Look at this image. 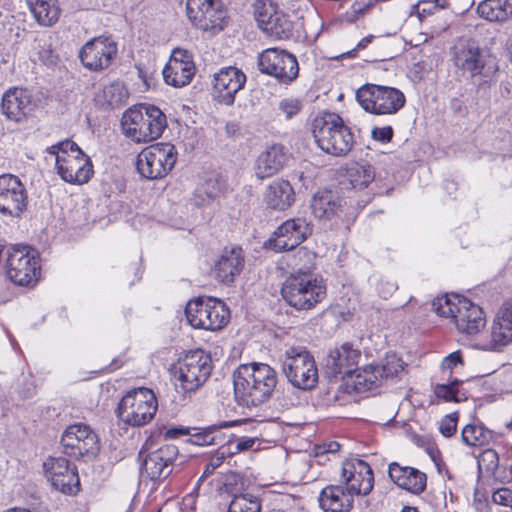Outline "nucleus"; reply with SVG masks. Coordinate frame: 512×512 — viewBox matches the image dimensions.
Listing matches in <instances>:
<instances>
[{"label":"nucleus","instance_id":"obj_1","mask_svg":"<svg viewBox=\"0 0 512 512\" xmlns=\"http://www.w3.org/2000/svg\"><path fill=\"white\" fill-rule=\"evenodd\" d=\"M236 401L245 407L258 406L267 401L277 384L275 370L265 363L240 365L233 374Z\"/></svg>","mask_w":512,"mask_h":512},{"label":"nucleus","instance_id":"obj_2","mask_svg":"<svg viewBox=\"0 0 512 512\" xmlns=\"http://www.w3.org/2000/svg\"><path fill=\"white\" fill-rule=\"evenodd\" d=\"M432 309L440 317L450 319L456 330L472 337L474 343L485 332L486 319L483 310L465 297L457 294L439 296L433 300Z\"/></svg>","mask_w":512,"mask_h":512},{"label":"nucleus","instance_id":"obj_3","mask_svg":"<svg viewBox=\"0 0 512 512\" xmlns=\"http://www.w3.org/2000/svg\"><path fill=\"white\" fill-rule=\"evenodd\" d=\"M124 134L137 143L159 138L167 127L165 114L156 106L139 104L127 109L121 120Z\"/></svg>","mask_w":512,"mask_h":512},{"label":"nucleus","instance_id":"obj_4","mask_svg":"<svg viewBox=\"0 0 512 512\" xmlns=\"http://www.w3.org/2000/svg\"><path fill=\"white\" fill-rule=\"evenodd\" d=\"M46 153L54 157L57 173L64 181L83 184L90 179L91 160L75 142L68 139L58 142L48 147Z\"/></svg>","mask_w":512,"mask_h":512},{"label":"nucleus","instance_id":"obj_5","mask_svg":"<svg viewBox=\"0 0 512 512\" xmlns=\"http://www.w3.org/2000/svg\"><path fill=\"white\" fill-rule=\"evenodd\" d=\"M312 132L318 146L324 152L334 156L347 154L354 143L349 127L335 113L325 112L315 117Z\"/></svg>","mask_w":512,"mask_h":512},{"label":"nucleus","instance_id":"obj_6","mask_svg":"<svg viewBox=\"0 0 512 512\" xmlns=\"http://www.w3.org/2000/svg\"><path fill=\"white\" fill-rule=\"evenodd\" d=\"M281 294L295 309L309 310L326 297V285L321 277L299 270L285 280Z\"/></svg>","mask_w":512,"mask_h":512},{"label":"nucleus","instance_id":"obj_7","mask_svg":"<svg viewBox=\"0 0 512 512\" xmlns=\"http://www.w3.org/2000/svg\"><path fill=\"white\" fill-rule=\"evenodd\" d=\"M282 370L288 381L302 390L313 389L318 382V370L314 357L306 347L285 345L280 355Z\"/></svg>","mask_w":512,"mask_h":512},{"label":"nucleus","instance_id":"obj_8","mask_svg":"<svg viewBox=\"0 0 512 512\" xmlns=\"http://www.w3.org/2000/svg\"><path fill=\"white\" fill-rule=\"evenodd\" d=\"M185 315L193 328L216 331L228 323L230 311L221 300L199 297L187 303Z\"/></svg>","mask_w":512,"mask_h":512},{"label":"nucleus","instance_id":"obj_9","mask_svg":"<svg viewBox=\"0 0 512 512\" xmlns=\"http://www.w3.org/2000/svg\"><path fill=\"white\" fill-rule=\"evenodd\" d=\"M157 409L158 402L154 392L142 387L128 392L121 399L117 414L125 424L140 427L153 419Z\"/></svg>","mask_w":512,"mask_h":512},{"label":"nucleus","instance_id":"obj_10","mask_svg":"<svg viewBox=\"0 0 512 512\" xmlns=\"http://www.w3.org/2000/svg\"><path fill=\"white\" fill-rule=\"evenodd\" d=\"M211 371L212 361L207 353L201 349L189 351L175 368V385L184 392L196 391L206 382Z\"/></svg>","mask_w":512,"mask_h":512},{"label":"nucleus","instance_id":"obj_11","mask_svg":"<svg viewBox=\"0 0 512 512\" xmlns=\"http://www.w3.org/2000/svg\"><path fill=\"white\" fill-rule=\"evenodd\" d=\"M356 99L360 106L371 114H396L406 102L404 94L396 88L367 84L356 92Z\"/></svg>","mask_w":512,"mask_h":512},{"label":"nucleus","instance_id":"obj_12","mask_svg":"<svg viewBox=\"0 0 512 512\" xmlns=\"http://www.w3.org/2000/svg\"><path fill=\"white\" fill-rule=\"evenodd\" d=\"M453 61L456 67L471 77H489L497 71L495 59L481 50L476 42L470 40H459L455 44Z\"/></svg>","mask_w":512,"mask_h":512},{"label":"nucleus","instance_id":"obj_13","mask_svg":"<svg viewBox=\"0 0 512 512\" xmlns=\"http://www.w3.org/2000/svg\"><path fill=\"white\" fill-rule=\"evenodd\" d=\"M176 151L169 143H157L144 148L137 158V170L146 179L166 176L176 163Z\"/></svg>","mask_w":512,"mask_h":512},{"label":"nucleus","instance_id":"obj_14","mask_svg":"<svg viewBox=\"0 0 512 512\" xmlns=\"http://www.w3.org/2000/svg\"><path fill=\"white\" fill-rule=\"evenodd\" d=\"M40 258L36 250L26 246L13 247L7 258V275L19 286L34 285L40 276Z\"/></svg>","mask_w":512,"mask_h":512},{"label":"nucleus","instance_id":"obj_15","mask_svg":"<svg viewBox=\"0 0 512 512\" xmlns=\"http://www.w3.org/2000/svg\"><path fill=\"white\" fill-rule=\"evenodd\" d=\"M512 342V301H507L497 311L489 330L477 337L475 348L499 351Z\"/></svg>","mask_w":512,"mask_h":512},{"label":"nucleus","instance_id":"obj_16","mask_svg":"<svg viewBox=\"0 0 512 512\" xmlns=\"http://www.w3.org/2000/svg\"><path fill=\"white\" fill-rule=\"evenodd\" d=\"M63 452L74 458L94 457L99 451V439L90 426L77 423L70 425L61 437Z\"/></svg>","mask_w":512,"mask_h":512},{"label":"nucleus","instance_id":"obj_17","mask_svg":"<svg viewBox=\"0 0 512 512\" xmlns=\"http://www.w3.org/2000/svg\"><path fill=\"white\" fill-rule=\"evenodd\" d=\"M187 16L194 26L213 33L221 31L226 22V11L219 0H187Z\"/></svg>","mask_w":512,"mask_h":512},{"label":"nucleus","instance_id":"obj_18","mask_svg":"<svg viewBox=\"0 0 512 512\" xmlns=\"http://www.w3.org/2000/svg\"><path fill=\"white\" fill-rule=\"evenodd\" d=\"M258 66L262 73L273 76L283 83L294 81L299 73L296 57L277 48L264 50L258 57Z\"/></svg>","mask_w":512,"mask_h":512},{"label":"nucleus","instance_id":"obj_19","mask_svg":"<svg viewBox=\"0 0 512 512\" xmlns=\"http://www.w3.org/2000/svg\"><path fill=\"white\" fill-rule=\"evenodd\" d=\"M341 483L352 497L368 495L374 485L372 469L361 459H348L342 464Z\"/></svg>","mask_w":512,"mask_h":512},{"label":"nucleus","instance_id":"obj_20","mask_svg":"<svg viewBox=\"0 0 512 512\" xmlns=\"http://www.w3.org/2000/svg\"><path fill=\"white\" fill-rule=\"evenodd\" d=\"M117 55V44L110 37H95L80 50V60L91 71L107 69Z\"/></svg>","mask_w":512,"mask_h":512},{"label":"nucleus","instance_id":"obj_21","mask_svg":"<svg viewBox=\"0 0 512 512\" xmlns=\"http://www.w3.org/2000/svg\"><path fill=\"white\" fill-rule=\"evenodd\" d=\"M27 191L13 174L0 175V213L4 216L19 217L27 206Z\"/></svg>","mask_w":512,"mask_h":512},{"label":"nucleus","instance_id":"obj_22","mask_svg":"<svg viewBox=\"0 0 512 512\" xmlns=\"http://www.w3.org/2000/svg\"><path fill=\"white\" fill-rule=\"evenodd\" d=\"M44 474L51 485L65 494L78 491L79 477L74 465L64 457H49L43 463Z\"/></svg>","mask_w":512,"mask_h":512},{"label":"nucleus","instance_id":"obj_23","mask_svg":"<svg viewBox=\"0 0 512 512\" xmlns=\"http://www.w3.org/2000/svg\"><path fill=\"white\" fill-rule=\"evenodd\" d=\"M178 449L174 445H164L145 454L140 451L142 459L141 473L151 480L167 478L173 470V462L177 458Z\"/></svg>","mask_w":512,"mask_h":512},{"label":"nucleus","instance_id":"obj_24","mask_svg":"<svg viewBox=\"0 0 512 512\" xmlns=\"http://www.w3.org/2000/svg\"><path fill=\"white\" fill-rule=\"evenodd\" d=\"M245 83L246 75L241 69L235 66L223 67L214 74L212 96L221 104L232 105Z\"/></svg>","mask_w":512,"mask_h":512},{"label":"nucleus","instance_id":"obj_25","mask_svg":"<svg viewBox=\"0 0 512 512\" xmlns=\"http://www.w3.org/2000/svg\"><path fill=\"white\" fill-rule=\"evenodd\" d=\"M310 234L311 227L304 218L289 219L275 230L270 243L278 252L291 250L300 245Z\"/></svg>","mask_w":512,"mask_h":512},{"label":"nucleus","instance_id":"obj_26","mask_svg":"<svg viewBox=\"0 0 512 512\" xmlns=\"http://www.w3.org/2000/svg\"><path fill=\"white\" fill-rule=\"evenodd\" d=\"M192 54L184 49H174L169 62L163 69V77L168 85L183 87L189 84L195 75Z\"/></svg>","mask_w":512,"mask_h":512},{"label":"nucleus","instance_id":"obj_27","mask_svg":"<svg viewBox=\"0 0 512 512\" xmlns=\"http://www.w3.org/2000/svg\"><path fill=\"white\" fill-rule=\"evenodd\" d=\"M34 107L32 95L27 89L15 87L3 95L2 111L13 121H21L34 110Z\"/></svg>","mask_w":512,"mask_h":512},{"label":"nucleus","instance_id":"obj_28","mask_svg":"<svg viewBox=\"0 0 512 512\" xmlns=\"http://www.w3.org/2000/svg\"><path fill=\"white\" fill-rule=\"evenodd\" d=\"M361 357L359 349L345 343L332 349L326 360V367L333 375H351L353 367L357 365Z\"/></svg>","mask_w":512,"mask_h":512},{"label":"nucleus","instance_id":"obj_29","mask_svg":"<svg viewBox=\"0 0 512 512\" xmlns=\"http://www.w3.org/2000/svg\"><path fill=\"white\" fill-rule=\"evenodd\" d=\"M244 265L242 249L233 247L225 249L214 265V275L222 283H232L240 274Z\"/></svg>","mask_w":512,"mask_h":512},{"label":"nucleus","instance_id":"obj_30","mask_svg":"<svg viewBox=\"0 0 512 512\" xmlns=\"http://www.w3.org/2000/svg\"><path fill=\"white\" fill-rule=\"evenodd\" d=\"M388 473L397 486L411 493L418 494L425 489L426 475L415 468L394 462L389 465Z\"/></svg>","mask_w":512,"mask_h":512},{"label":"nucleus","instance_id":"obj_31","mask_svg":"<svg viewBox=\"0 0 512 512\" xmlns=\"http://www.w3.org/2000/svg\"><path fill=\"white\" fill-rule=\"evenodd\" d=\"M264 12H258L257 21L260 27L267 33L277 38H287L292 31V23L288 17L276 11L272 4L263 5Z\"/></svg>","mask_w":512,"mask_h":512},{"label":"nucleus","instance_id":"obj_32","mask_svg":"<svg viewBox=\"0 0 512 512\" xmlns=\"http://www.w3.org/2000/svg\"><path fill=\"white\" fill-rule=\"evenodd\" d=\"M288 161V154L281 145H272L262 152L255 163V173L259 179L268 178L279 172Z\"/></svg>","mask_w":512,"mask_h":512},{"label":"nucleus","instance_id":"obj_33","mask_svg":"<svg viewBox=\"0 0 512 512\" xmlns=\"http://www.w3.org/2000/svg\"><path fill=\"white\" fill-rule=\"evenodd\" d=\"M320 507L325 512H349L353 506L352 496L341 485L324 488L319 497Z\"/></svg>","mask_w":512,"mask_h":512},{"label":"nucleus","instance_id":"obj_34","mask_svg":"<svg viewBox=\"0 0 512 512\" xmlns=\"http://www.w3.org/2000/svg\"><path fill=\"white\" fill-rule=\"evenodd\" d=\"M294 190L285 180L273 181L264 193V202L268 208L285 210L294 202Z\"/></svg>","mask_w":512,"mask_h":512},{"label":"nucleus","instance_id":"obj_35","mask_svg":"<svg viewBox=\"0 0 512 512\" xmlns=\"http://www.w3.org/2000/svg\"><path fill=\"white\" fill-rule=\"evenodd\" d=\"M314 216L320 220H330L340 217L342 204L340 199L331 191H321L315 194L311 204Z\"/></svg>","mask_w":512,"mask_h":512},{"label":"nucleus","instance_id":"obj_36","mask_svg":"<svg viewBox=\"0 0 512 512\" xmlns=\"http://www.w3.org/2000/svg\"><path fill=\"white\" fill-rule=\"evenodd\" d=\"M129 97L123 82L113 81L104 85L96 95V102L105 108H117L126 104Z\"/></svg>","mask_w":512,"mask_h":512},{"label":"nucleus","instance_id":"obj_37","mask_svg":"<svg viewBox=\"0 0 512 512\" xmlns=\"http://www.w3.org/2000/svg\"><path fill=\"white\" fill-rule=\"evenodd\" d=\"M477 11L488 21L503 22L512 17V0H483Z\"/></svg>","mask_w":512,"mask_h":512},{"label":"nucleus","instance_id":"obj_38","mask_svg":"<svg viewBox=\"0 0 512 512\" xmlns=\"http://www.w3.org/2000/svg\"><path fill=\"white\" fill-rule=\"evenodd\" d=\"M36 21L43 26H51L60 15L57 0H26Z\"/></svg>","mask_w":512,"mask_h":512},{"label":"nucleus","instance_id":"obj_39","mask_svg":"<svg viewBox=\"0 0 512 512\" xmlns=\"http://www.w3.org/2000/svg\"><path fill=\"white\" fill-rule=\"evenodd\" d=\"M349 376L354 389L359 393L377 388L383 383L377 365H367Z\"/></svg>","mask_w":512,"mask_h":512},{"label":"nucleus","instance_id":"obj_40","mask_svg":"<svg viewBox=\"0 0 512 512\" xmlns=\"http://www.w3.org/2000/svg\"><path fill=\"white\" fill-rule=\"evenodd\" d=\"M349 376L354 389L359 393L377 388L383 383L377 365H367Z\"/></svg>","mask_w":512,"mask_h":512},{"label":"nucleus","instance_id":"obj_41","mask_svg":"<svg viewBox=\"0 0 512 512\" xmlns=\"http://www.w3.org/2000/svg\"><path fill=\"white\" fill-rule=\"evenodd\" d=\"M349 376L354 389L359 393L377 388L383 383L377 365H367Z\"/></svg>","mask_w":512,"mask_h":512},{"label":"nucleus","instance_id":"obj_42","mask_svg":"<svg viewBox=\"0 0 512 512\" xmlns=\"http://www.w3.org/2000/svg\"><path fill=\"white\" fill-rule=\"evenodd\" d=\"M492 437V431L482 424H468L463 428L461 433L463 443L474 447L487 445Z\"/></svg>","mask_w":512,"mask_h":512},{"label":"nucleus","instance_id":"obj_43","mask_svg":"<svg viewBox=\"0 0 512 512\" xmlns=\"http://www.w3.org/2000/svg\"><path fill=\"white\" fill-rule=\"evenodd\" d=\"M375 178V171L370 165L355 164L347 171V179L353 189L361 190Z\"/></svg>","mask_w":512,"mask_h":512},{"label":"nucleus","instance_id":"obj_44","mask_svg":"<svg viewBox=\"0 0 512 512\" xmlns=\"http://www.w3.org/2000/svg\"><path fill=\"white\" fill-rule=\"evenodd\" d=\"M221 192V186L216 178H209L201 183L194 192L193 201L197 206L210 203Z\"/></svg>","mask_w":512,"mask_h":512},{"label":"nucleus","instance_id":"obj_45","mask_svg":"<svg viewBox=\"0 0 512 512\" xmlns=\"http://www.w3.org/2000/svg\"><path fill=\"white\" fill-rule=\"evenodd\" d=\"M461 381L453 379L449 383L437 384L434 394L437 398L446 402H460L467 398L466 393L460 388Z\"/></svg>","mask_w":512,"mask_h":512},{"label":"nucleus","instance_id":"obj_46","mask_svg":"<svg viewBox=\"0 0 512 512\" xmlns=\"http://www.w3.org/2000/svg\"><path fill=\"white\" fill-rule=\"evenodd\" d=\"M478 465L481 471L493 476L496 480L503 481L507 477L500 475L499 456L493 449H486L480 454Z\"/></svg>","mask_w":512,"mask_h":512},{"label":"nucleus","instance_id":"obj_47","mask_svg":"<svg viewBox=\"0 0 512 512\" xmlns=\"http://www.w3.org/2000/svg\"><path fill=\"white\" fill-rule=\"evenodd\" d=\"M261 504L257 497L251 494L235 495L229 505L228 512H260Z\"/></svg>","mask_w":512,"mask_h":512},{"label":"nucleus","instance_id":"obj_48","mask_svg":"<svg viewBox=\"0 0 512 512\" xmlns=\"http://www.w3.org/2000/svg\"><path fill=\"white\" fill-rule=\"evenodd\" d=\"M377 367L384 381L399 376L404 371V362L396 354H388Z\"/></svg>","mask_w":512,"mask_h":512},{"label":"nucleus","instance_id":"obj_49","mask_svg":"<svg viewBox=\"0 0 512 512\" xmlns=\"http://www.w3.org/2000/svg\"><path fill=\"white\" fill-rule=\"evenodd\" d=\"M303 108V101L297 97H286L279 101L278 111L284 115L286 119H292Z\"/></svg>","mask_w":512,"mask_h":512},{"label":"nucleus","instance_id":"obj_50","mask_svg":"<svg viewBox=\"0 0 512 512\" xmlns=\"http://www.w3.org/2000/svg\"><path fill=\"white\" fill-rule=\"evenodd\" d=\"M233 425V422H222L218 426H211L195 435H193V442L200 446L212 445L215 442V432L220 428H227Z\"/></svg>","mask_w":512,"mask_h":512},{"label":"nucleus","instance_id":"obj_51","mask_svg":"<svg viewBox=\"0 0 512 512\" xmlns=\"http://www.w3.org/2000/svg\"><path fill=\"white\" fill-rule=\"evenodd\" d=\"M258 444V440L252 437H239L234 440H231L227 445V451L229 454L233 455L239 452L256 450L255 445Z\"/></svg>","mask_w":512,"mask_h":512},{"label":"nucleus","instance_id":"obj_52","mask_svg":"<svg viewBox=\"0 0 512 512\" xmlns=\"http://www.w3.org/2000/svg\"><path fill=\"white\" fill-rule=\"evenodd\" d=\"M458 414L451 413L441 419L439 423V431L445 437H451L457 428Z\"/></svg>","mask_w":512,"mask_h":512},{"label":"nucleus","instance_id":"obj_53","mask_svg":"<svg viewBox=\"0 0 512 512\" xmlns=\"http://www.w3.org/2000/svg\"><path fill=\"white\" fill-rule=\"evenodd\" d=\"M492 500L494 504L512 507V490L509 488L497 489L492 495Z\"/></svg>","mask_w":512,"mask_h":512},{"label":"nucleus","instance_id":"obj_54","mask_svg":"<svg viewBox=\"0 0 512 512\" xmlns=\"http://www.w3.org/2000/svg\"><path fill=\"white\" fill-rule=\"evenodd\" d=\"M340 444L336 441H331L328 443H323L321 445H317L314 448V455L316 458H321L325 455H335L340 450Z\"/></svg>","mask_w":512,"mask_h":512},{"label":"nucleus","instance_id":"obj_55","mask_svg":"<svg viewBox=\"0 0 512 512\" xmlns=\"http://www.w3.org/2000/svg\"><path fill=\"white\" fill-rule=\"evenodd\" d=\"M462 365V357L460 352H452L448 356H446L441 362V369L443 372L452 371L458 366Z\"/></svg>","mask_w":512,"mask_h":512},{"label":"nucleus","instance_id":"obj_56","mask_svg":"<svg viewBox=\"0 0 512 512\" xmlns=\"http://www.w3.org/2000/svg\"><path fill=\"white\" fill-rule=\"evenodd\" d=\"M224 458H225V451H222V452L217 453L216 455L212 456L210 458L209 462L206 464L204 472H203L200 480L211 475L222 464Z\"/></svg>","mask_w":512,"mask_h":512},{"label":"nucleus","instance_id":"obj_57","mask_svg":"<svg viewBox=\"0 0 512 512\" xmlns=\"http://www.w3.org/2000/svg\"><path fill=\"white\" fill-rule=\"evenodd\" d=\"M397 290V285L391 280H380L377 285V291L383 298H388Z\"/></svg>","mask_w":512,"mask_h":512},{"label":"nucleus","instance_id":"obj_58","mask_svg":"<svg viewBox=\"0 0 512 512\" xmlns=\"http://www.w3.org/2000/svg\"><path fill=\"white\" fill-rule=\"evenodd\" d=\"M41 41H38L37 48H39L38 51V58L39 60L44 63L45 65H52L55 63V56L52 52V50L49 48V46L46 47V45H41Z\"/></svg>","mask_w":512,"mask_h":512},{"label":"nucleus","instance_id":"obj_59","mask_svg":"<svg viewBox=\"0 0 512 512\" xmlns=\"http://www.w3.org/2000/svg\"><path fill=\"white\" fill-rule=\"evenodd\" d=\"M393 136V129L390 126L374 128L372 131V137L382 143L389 142Z\"/></svg>","mask_w":512,"mask_h":512},{"label":"nucleus","instance_id":"obj_60","mask_svg":"<svg viewBox=\"0 0 512 512\" xmlns=\"http://www.w3.org/2000/svg\"><path fill=\"white\" fill-rule=\"evenodd\" d=\"M447 0H424L421 5V12L432 14L434 10L444 8L447 5Z\"/></svg>","mask_w":512,"mask_h":512},{"label":"nucleus","instance_id":"obj_61","mask_svg":"<svg viewBox=\"0 0 512 512\" xmlns=\"http://www.w3.org/2000/svg\"><path fill=\"white\" fill-rule=\"evenodd\" d=\"M225 129L228 135H234L239 131V124L236 122L227 123Z\"/></svg>","mask_w":512,"mask_h":512},{"label":"nucleus","instance_id":"obj_62","mask_svg":"<svg viewBox=\"0 0 512 512\" xmlns=\"http://www.w3.org/2000/svg\"><path fill=\"white\" fill-rule=\"evenodd\" d=\"M372 39H373V36H367V37L363 38V39L358 43L357 48H358V49H364V48H366V47H367V45H368L369 43H371Z\"/></svg>","mask_w":512,"mask_h":512},{"label":"nucleus","instance_id":"obj_63","mask_svg":"<svg viewBox=\"0 0 512 512\" xmlns=\"http://www.w3.org/2000/svg\"><path fill=\"white\" fill-rule=\"evenodd\" d=\"M186 431L184 429H170L167 431V435L169 437H176L179 434H185Z\"/></svg>","mask_w":512,"mask_h":512},{"label":"nucleus","instance_id":"obj_64","mask_svg":"<svg viewBox=\"0 0 512 512\" xmlns=\"http://www.w3.org/2000/svg\"><path fill=\"white\" fill-rule=\"evenodd\" d=\"M401 512H419V511L413 507H405Z\"/></svg>","mask_w":512,"mask_h":512}]
</instances>
